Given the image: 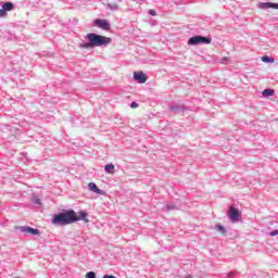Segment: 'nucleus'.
I'll return each mask as SVG.
<instances>
[{"label":"nucleus","mask_w":278,"mask_h":278,"mask_svg":"<svg viewBox=\"0 0 278 278\" xmlns=\"http://www.w3.org/2000/svg\"><path fill=\"white\" fill-rule=\"evenodd\" d=\"M269 236H271V237L278 236V230H274V231L269 232Z\"/></svg>","instance_id":"nucleus-19"},{"label":"nucleus","mask_w":278,"mask_h":278,"mask_svg":"<svg viewBox=\"0 0 278 278\" xmlns=\"http://www.w3.org/2000/svg\"><path fill=\"white\" fill-rule=\"evenodd\" d=\"M260 8L278 10V3H275V2H265V3H261V4H260Z\"/></svg>","instance_id":"nucleus-9"},{"label":"nucleus","mask_w":278,"mask_h":278,"mask_svg":"<svg viewBox=\"0 0 278 278\" xmlns=\"http://www.w3.org/2000/svg\"><path fill=\"white\" fill-rule=\"evenodd\" d=\"M94 47L91 41L80 45L81 49H92Z\"/></svg>","instance_id":"nucleus-14"},{"label":"nucleus","mask_w":278,"mask_h":278,"mask_svg":"<svg viewBox=\"0 0 278 278\" xmlns=\"http://www.w3.org/2000/svg\"><path fill=\"white\" fill-rule=\"evenodd\" d=\"M273 94H275V90L274 89H265L263 91V97H273Z\"/></svg>","instance_id":"nucleus-13"},{"label":"nucleus","mask_w":278,"mask_h":278,"mask_svg":"<svg viewBox=\"0 0 278 278\" xmlns=\"http://www.w3.org/2000/svg\"><path fill=\"white\" fill-rule=\"evenodd\" d=\"M187 45H189V47L197 46V45H212V38L203 37V36H194L189 38Z\"/></svg>","instance_id":"nucleus-3"},{"label":"nucleus","mask_w":278,"mask_h":278,"mask_svg":"<svg viewBox=\"0 0 278 278\" xmlns=\"http://www.w3.org/2000/svg\"><path fill=\"white\" fill-rule=\"evenodd\" d=\"M216 229H217V231H219V233H222V236H225V233L227 232V231L225 230V227H224V226H220V225H217V226H216Z\"/></svg>","instance_id":"nucleus-15"},{"label":"nucleus","mask_w":278,"mask_h":278,"mask_svg":"<svg viewBox=\"0 0 278 278\" xmlns=\"http://www.w3.org/2000/svg\"><path fill=\"white\" fill-rule=\"evenodd\" d=\"M88 186H89V190H90L91 192H94L96 194H100L101 197H105L106 192L103 191V190H101V189H99V187L97 186V184H94V182H89Z\"/></svg>","instance_id":"nucleus-7"},{"label":"nucleus","mask_w":278,"mask_h":278,"mask_svg":"<svg viewBox=\"0 0 278 278\" xmlns=\"http://www.w3.org/2000/svg\"><path fill=\"white\" fill-rule=\"evenodd\" d=\"M5 11L3 9H0V18H3L5 16Z\"/></svg>","instance_id":"nucleus-17"},{"label":"nucleus","mask_w":278,"mask_h":278,"mask_svg":"<svg viewBox=\"0 0 278 278\" xmlns=\"http://www.w3.org/2000/svg\"><path fill=\"white\" fill-rule=\"evenodd\" d=\"M149 14H150L151 16H155V15H156V12H155V10L151 9V10L149 11Z\"/></svg>","instance_id":"nucleus-18"},{"label":"nucleus","mask_w":278,"mask_h":278,"mask_svg":"<svg viewBox=\"0 0 278 278\" xmlns=\"http://www.w3.org/2000/svg\"><path fill=\"white\" fill-rule=\"evenodd\" d=\"M228 216L231 220V223H238L240 220L242 214H240V211L233 206H230Z\"/></svg>","instance_id":"nucleus-4"},{"label":"nucleus","mask_w":278,"mask_h":278,"mask_svg":"<svg viewBox=\"0 0 278 278\" xmlns=\"http://www.w3.org/2000/svg\"><path fill=\"white\" fill-rule=\"evenodd\" d=\"M77 220L90 223L88 219V213H86V211H80L77 214L73 210L66 211L55 215L52 219V225H73V223H77Z\"/></svg>","instance_id":"nucleus-1"},{"label":"nucleus","mask_w":278,"mask_h":278,"mask_svg":"<svg viewBox=\"0 0 278 278\" xmlns=\"http://www.w3.org/2000/svg\"><path fill=\"white\" fill-rule=\"evenodd\" d=\"M2 10L5 11V12H12V10H14V3H12V2H5V3L2 5Z\"/></svg>","instance_id":"nucleus-10"},{"label":"nucleus","mask_w":278,"mask_h":278,"mask_svg":"<svg viewBox=\"0 0 278 278\" xmlns=\"http://www.w3.org/2000/svg\"><path fill=\"white\" fill-rule=\"evenodd\" d=\"M130 108H132V110L138 108V103L137 102H131Z\"/></svg>","instance_id":"nucleus-20"},{"label":"nucleus","mask_w":278,"mask_h":278,"mask_svg":"<svg viewBox=\"0 0 278 278\" xmlns=\"http://www.w3.org/2000/svg\"><path fill=\"white\" fill-rule=\"evenodd\" d=\"M261 60L262 62H265V63L275 64V58H270L268 55L262 56Z\"/></svg>","instance_id":"nucleus-12"},{"label":"nucleus","mask_w":278,"mask_h":278,"mask_svg":"<svg viewBox=\"0 0 278 278\" xmlns=\"http://www.w3.org/2000/svg\"><path fill=\"white\" fill-rule=\"evenodd\" d=\"M21 231H23V233H30L31 236H39L40 235V230H38L36 228H31L29 226L22 227Z\"/></svg>","instance_id":"nucleus-8"},{"label":"nucleus","mask_w":278,"mask_h":278,"mask_svg":"<svg viewBox=\"0 0 278 278\" xmlns=\"http://www.w3.org/2000/svg\"><path fill=\"white\" fill-rule=\"evenodd\" d=\"M134 79H136V81H139V84H146L147 79L149 78L147 77V74H144L143 72H135Z\"/></svg>","instance_id":"nucleus-6"},{"label":"nucleus","mask_w":278,"mask_h":278,"mask_svg":"<svg viewBox=\"0 0 278 278\" xmlns=\"http://www.w3.org/2000/svg\"><path fill=\"white\" fill-rule=\"evenodd\" d=\"M87 40L93 45V47H106L112 43V38L90 33L87 35Z\"/></svg>","instance_id":"nucleus-2"},{"label":"nucleus","mask_w":278,"mask_h":278,"mask_svg":"<svg viewBox=\"0 0 278 278\" xmlns=\"http://www.w3.org/2000/svg\"><path fill=\"white\" fill-rule=\"evenodd\" d=\"M94 25L100 29H104V31L110 30V27H111L110 22H108V20H101V18L96 20Z\"/></svg>","instance_id":"nucleus-5"},{"label":"nucleus","mask_w":278,"mask_h":278,"mask_svg":"<svg viewBox=\"0 0 278 278\" xmlns=\"http://www.w3.org/2000/svg\"><path fill=\"white\" fill-rule=\"evenodd\" d=\"M104 170L105 173H108L109 175H114L115 173V167H114V164H108L104 166Z\"/></svg>","instance_id":"nucleus-11"},{"label":"nucleus","mask_w":278,"mask_h":278,"mask_svg":"<svg viewBox=\"0 0 278 278\" xmlns=\"http://www.w3.org/2000/svg\"><path fill=\"white\" fill-rule=\"evenodd\" d=\"M85 278H97V274H94V271H89L86 274Z\"/></svg>","instance_id":"nucleus-16"}]
</instances>
